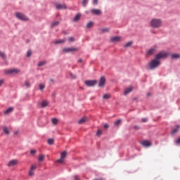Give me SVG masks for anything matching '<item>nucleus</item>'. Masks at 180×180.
I'll return each instance as SVG.
<instances>
[{
  "label": "nucleus",
  "instance_id": "1",
  "mask_svg": "<svg viewBox=\"0 0 180 180\" xmlns=\"http://www.w3.org/2000/svg\"><path fill=\"white\" fill-rule=\"evenodd\" d=\"M162 23V21H161V20L157 19V18H153L150 21V26L152 27H155L157 29L158 27H161Z\"/></svg>",
  "mask_w": 180,
  "mask_h": 180
},
{
  "label": "nucleus",
  "instance_id": "2",
  "mask_svg": "<svg viewBox=\"0 0 180 180\" xmlns=\"http://www.w3.org/2000/svg\"><path fill=\"white\" fill-rule=\"evenodd\" d=\"M160 64H161V62H160L158 59L155 58L148 64V66L150 70H154V68H157Z\"/></svg>",
  "mask_w": 180,
  "mask_h": 180
},
{
  "label": "nucleus",
  "instance_id": "3",
  "mask_svg": "<svg viewBox=\"0 0 180 180\" xmlns=\"http://www.w3.org/2000/svg\"><path fill=\"white\" fill-rule=\"evenodd\" d=\"M168 57V52L162 51L155 56L156 60H161L162 58H167Z\"/></svg>",
  "mask_w": 180,
  "mask_h": 180
},
{
  "label": "nucleus",
  "instance_id": "4",
  "mask_svg": "<svg viewBox=\"0 0 180 180\" xmlns=\"http://www.w3.org/2000/svg\"><path fill=\"white\" fill-rule=\"evenodd\" d=\"M4 72L6 75H12L13 74H19V72H20V70L16 68L6 70H4Z\"/></svg>",
  "mask_w": 180,
  "mask_h": 180
},
{
  "label": "nucleus",
  "instance_id": "5",
  "mask_svg": "<svg viewBox=\"0 0 180 180\" xmlns=\"http://www.w3.org/2000/svg\"><path fill=\"white\" fill-rule=\"evenodd\" d=\"M15 17L18 19H20V20H23L24 22H26V21L29 20V18L25 16V15L23 14L22 13H15Z\"/></svg>",
  "mask_w": 180,
  "mask_h": 180
},
{
  "label": "nucleus",
  "instance_id": "6",
  "mask_svg": "<svg viewBox=\"0 0 180 180\" xmlns=\"http://www.w3.org/2000/svg\"><path fill=\"white\" fill-rule=\"evenodd\" d=\"M96 84H98L97 80H87L85 82V84L87 86H95V85H96Z\"/></svg>",
  "mask_w": 180,
  "mask_h": 180
},
{
  "label": "nucleus",
  "instance_id": "7",
  "mask_svg": "<svg viewBox=\"0 0 180 180\" xmlns=\"http://www.w3.org/2000/svg\"><path fill=\"white\" fill-rule=\"evenodd\" d=\"M105 84H106V78L105 77H101L98 83V86L100 88H103L105 86Z\"/></svg>",
  "mask_w": 180,
  "mask_h": 180
},
{
  "label": "nucleus",
  "instance_id": "8",
  "mask_svg": "<svg viewBox=\"0 0 180 180\" xmlns=\"http://www.w3.org/2000/svg\"><path fill=\"white\" fill-rule=\"evenodd\" d=\"M63 51H64L65 53H71L72 51H78V48H65L63 49Z\"/></svg>",
  "mask_w": 180,
  "mask_h": 180
},
{
  "label": "nucleus",
  "instance_id": "9",
  "mask_svg": "<svg viewBox=\"0 0 180 180\" xmlns=\"http://www.w3.org/2000/svg\"><path fill=\"white\" fill-rule=\"evenodd\" d=\"M122 40L121 37H113L111 38L110 41L112 43H119Z\"/></svg>",
  "mask_w": 180,
  "mask_h": 180
},
{
  "label": "nucleus",
  "instance_id": "10",
  "mask_svg": "<svg viewBox=\"0 0 180 180\" xmlns=\"http://www.w3.org/2000/svg\"><path fill=\"white\" fill-rule=\"evenodd\" d=\"M18 164H19L18 160H13L8 162V167H15V165H18Z\"/></svg>",
  "mask_w": 180,
  "mask_h": 180
},
{
  "label": "nucleus",
  "instance_id": "11",
  "mask_svg": "<svg viewBox=\"0 0 180 180\" xmlns=\"http://www.w3.org/2000/svg\"><path fill=\"white\" fill-rule=\"evenodd\" d=\"M36 170V166L32 165L31 168L29 171V176H33L34 175V171Z\"/></svg>",
  "mask_w": 180,
  "mask_h": 180
},
{
  "label": "nucleus",
  "instance_id": "12",
  "mask_svg": "<svg viewBox=\"0 0 180 180\" xmlns=\"http://www.w3.org/2000/svg\"><path fill=\"white\" fill-rule=\"evenodd\" d=\"M141 144L142 146H143L144 147H151V143L150 142V141H143Z\"/></svg>",
  "mask_w": 180,
  "mask_h": 180
},
{
  "label": "nucleus",
  "instance_id": "13",
  "mask_svg": "<svg viewBox=\"0 0 180 180\" xmlns=\"http://www.w3.org/2000/svg\"><path fill=\"white\" fill-rule=\"evenodd\" d=\"M91 13H93V15H101L102 11L99 9H92L91 10Z\"/></svg>",
  "mask_w": 180,
  "mask_h": 180
},
{
  "label": "nucleus",
  "instance_id": "14",
  "mask_svg": "<svg viewBox=\"0 0 180 180\" xmlns=\"http://www.w3.org/2000/svg\"><path fill=\"white\" fill-rule=\"evenodd\" d=\"M56 9H58L59 11L67 9V6L65 4H57Z\"/></svg>",
  "mask_w": 180,
  "mask_h": 180
},
{
  "label": "nucleus",
  "instance_id": "15",
  "mask_svg": "<svg viewBox=\"0 0 180 180\" xmlns=\"http://www.w3.org/2000/svg\"><path fill=\"white\" fill-rule=\"evenodd\" d=\"M131 91H133V86H129V87L125 89V90L124 91V95H129V94H130V92H131Z\"/></svg>",
  "mask_w": 180,
  "mask_h": 180
},
{
  "label": "nucleus",
  "instance_id": "16",
  "mask_svg": "<svg viewBox=\"0 0 180 180\" xmlns=\"http://www.w3.org/2000/svg\"><path fill=\"white\" fill-rule=\"evenodd\" d=\"M86 122H88V118H86V117H82V119H80L78 121V124H84V123H85Z\"/></svg>",
  "mask_w": 180,
  "mask_h": 180
},
{
  "label": "nucleus",
  "instance_id": "17",
  "mask_svg": "<svg viewBox=\"0 0 180 180\" xmlns=\"http://www.w3.org/2000/svg\"><path fill=\"white\" fill-rule=\"evenodd\" d=\"M155 51H157V49L155 48H152L149 51H148L147 54L148 56H151V55L154 54V53H155Z\"/></svg>",
  "mask_w": 180,
  "mask_h": 180
},
{
  "label": "nucleus",
  "instance_id": "18",
  "mask_svg": "<svg viewBox=\"0 0 180 180\" xmlns=\"http://www.w3.org/2000/svg\"><path fill=\"white\" fill-rule=\"evenodd\" d=\"M12 112H13V107H10L4 111V115H9V113H12Z\"/></svg>",
  "mask_w": 180,
  "mask_h": 180
},
{
  "label": "nucleus",
  "instance_id": "19",
  "mask_svg": "<svg viewBox=\"0 0 180 180\" xmlns=\"http://www.w3.org/2000/svg\"><path fill=\"white\" fill-rule=\"evenodd\" d=\"M110 30V29L109 28H101V29H99V32L100 33H108L109 32Z\"/></svg>",
  "mask_w": 180,
  "mask_h": 180
},
{
  "label": "nucleus",
  "instance_id": "20",
  "mask_svg": "<svg viewBox=\"0 0 180 180\" xmlns=\"http://www.w3.org/2000/svg\"><path fill=\"white\" fill-rule=\"evenodd\" d=\"M41 108H46V106H49V101H43L41 103Z\"/></svg>",
  "mask_w": 180,
  "mask_h": 180
},
{
  "label": "nucleus",
  "instance_id": "21",
  "mask_svg": "<svg viewBox=\"0 0 180 180\" xmlns=\"http://www.w3.org/2000/svg\"><path fill=\"white\" fill-rule=\"evenodd\" d=\"M94 25V22H93V21H90V22H89L86 24V27L87 29H91V27H93Z\"/></svg>",
  "mask_w": 180,
  "mask_h": 180
},
{
  "label": "nucleus",
  "instance_id": "22",
  "mask_svg": "<svg viewBox=\"0 0 180 180\" xmlns=\"http://www.w3.org/2000/svg\"><path fill=\"white\" fill-rule=\"evenodd\" d=\"M65 42V39H59L55 41V44H63Z\"/></svg>",
  "mask_w": 180,
  "mask_h": 180
},
{
  "label": "nucleus",
  "instance_id": "23",
  "mask_svg": "<svg viewBox=\"0 0 180 180\" xmlns=\"http://www.w3.org/2000/svg\"><path fill=\"white\" fill-rule=\"evenodd\" d=\"M60 25V21H55L51 23V27H56V26H58Z\"/></svg>",
  "mask_w": 180,
  "mask_h": 180
},
{
  "label": "nucleus",
  "instance_id": "24",
  "mask_svg": "<svg viewBox=\"0 0 180 180\" xmlns=\"http://www.w3.org/2000/svg\"><path fill=\"white\" fill-rule=\"evenodd\" d=\"M0 57L3 60H5L6 58V55L5 54L4 52H2V51H0Z\"/></svg>",
  "mask_w": 180,
  "mask_h": 180
},
{
  "label": "nucleus",
  "instance_id": "25",
  "mask_svg": "<svg viewBox=\"0 0 180 180\" xmlns=\"http://www.w3.org/2000/svg\"><path fill=\"white\" fill-rule=\"evenodd\" d=\"M67 157V152L63 151L61 154H60V158H63V160H65V158Z\"/></svg>",
  "mask_w": 180,
  "mask_h": 180
},
{
  "label": "nucleus",
  "instance_id": "26",
  "mask_svg": "<svg viewBox=\"0 0 180 180\" xmlns=\"http://www.w3.org/2000/svg\"><path fill=\"white\" fill-rule=\"evenodd\" d=\"M81 19V14H77L75 18H74V21L75 22H78V20Z\"/></svg>",
  "mask_w": 180,
  "mask_h": 180
},
{
  "label": "nucleus",
  "instance_id": "27",
  "mask_svg": "<svg viewBox=\"0 0 180 180\" xmlns=\"http://www.w3.org/2000/svg\"><path fill=\"white\" fill-rule=\"evenodd\" d=\"M178 130H179V126H176V128H174L172 131V134H175V133H176L178 131Z\"/></svg>",
  "mask_w": 180,
  "mask_h": 180
},
{
  "label": "nucleus",
  "instance_id": "28",
  "mask_svg": "<svg viewBox=\"0 0 180 180\" xmlns=\"http://www.w3.org/2000/svg\"><path fill=\"white\" fill-rule=\"evenodd\" d=\"M180 58L179 53H174V54L172 55V58L176 59V58Z\"/></svg>",
  "mask_w": 180,
  "mask_h": 180
},
{
  "label": "nucleus",
  "instance_id": "29",
  "mask_svg": "<svg viewBox=\"0 0 180 180\" xmlns=\"http://www.w3.org/2000/svg\"><path fill=\"white\" fill-rule=\"evenodd\" d=\"M48 144H49V146H53V144H54V139H48Z\"/></svg>",
  "mask_w": 180,
  "mask_h": 180
},
{
  "label": "nucleus",
  "instance_id": "30",
  "mask_svg": "<svg viewBox=\"0 0 180 180\" xmlns=\"http://www.w3.org/2000/svg\"><path fill=\"white\" fill-rule=\"evenodd\" d=\"M44 155H39V158H38V160L39 161H41V162H42V161H44Z\"/></svg>",
  "mask_w": 180,
  "mask_h": 180
},
{
  "label": "nucleus",
  "instance_id": "31",
  "mask_svg": "<svg viewBox=\"0 0 180 180\" xmlns=\"http://www.w3.org/2000/svg\"><path fill=\"white\" fill-rule=\"evenodd\" d=\"M132 44H133V41L127 42V43L124 45V47H125L126 49H127L128 47H130Z\"/></svg>",
  "mask_w": 180,
  "mask_h": 180
},
{
  "label": "nucleus",
  "instance_id": "32",
  "mask_svg": "<svg viewBox=\"0 0 180 180\" xmlns=\"http://www.w3.org/2000/svg\"><path fill=\"white\" fill-rule=\"evenodd\" d=\"M89 0H82V6H86V5H88V1H89Z\"/></svg>",
  "mask_w": 180,
  "mask_h": 180
},
{
  "label": "nucleus",
  "instance_id": "33",
  "mask_svg": "<svg viewBox=\"0 0 180 180\" xmlns=\"http://www.w3.org/2000/svg\"><path fill=\"white\" fill-rule=\"evenodd\" d=\"M46 61H41L38 64V67H43V65H46Z\"/></svg>",
  "mask_w": 180,
  "mask_h": 180
},
{
  "label": "nucleus",
  "instance_id": "34",
  "mask_svg": "<svg viewBox=\"0 0 180 180\" xmlns=\"http://www.w3.org/2000/svg\"><path fill=\"white\" fill-rule=\"evenodd\" d=\"M52 123H53V124H58V120L57 118H53L52 119Z\"/></svg>",
  "mask_w": 180,
  "mask_h": 180
},
{
  "label": "nucleus",
  "instance_id": "35",
  "mask_svg": "<svg viewBox=\"0 0 180 180\" xmlns=\"http://www.w3.org/2000/svg\"><path fill=\"white\" fill-rule=\"evenodd\" d=\"M24 84H25V86H26V88H30V82L25 81Z\"/></svg>",
  "mask_w": 180,
  "mask_h": 180
},
{
  "label": "nucleus",
  "instance_id": "36",
  "mask_svg": "<svg viewBox=\"0 0 180 180\" xmlns=\"http://www.w3.org/2000/svg\"><path fill=\"white\" fill-rule=\"evenodd\" d=\"M56 162H58L59 164H64V159L60 158V159L57 160Z\"/></svg>",
  "mask_w": 180,
  "mask_h": 180
},
{
  "label": "nucleus",
  "instance_id": "37",
  "mask_svg": "<svg viewBox=\"0 0 180 180\" xmlns=\"http://www.w3.org/2000/svg\"><path fill=\"white\" fill-rule=\"evenodd\" d=\"M44 88H46V85H44L43 84H39V90L40 91H43V89H44Z\"/></svg>",
  "mask_w": 180,
  "mask_h": 180
},
{
  "label": "nucleus",
  "instance_id": "38",
  "mask_svg": "<svg viewBox=\"0 0 180 180\" xmlns=\"http://www.w3.org/2000/svg\"><path fill=\"white\" fill-rule=\"evenodd\" d=\"M103 99H109V98H110V94H104L103 96Z\"/></svg>",
  "mask_w": 180,
  "mask_h": 180
},
{
  "label": "nucleus",
  "instance_id": "39",
  "mask_svg": "<svg viewBox=\"0 0 180 180\" xmlns=\"http://www.w3.org/2000/svg\"><path fill=\"white\" fill-rule=\"evenodd\" d=\"M3 131H4L6 134H9V129H8V127H4Z\"/></svg>",
  "mask_w": 180,
  "mask_h": 180
},
{
  "label": "nucleus",
  "instance_id": "40",
  "mask_svg": "<svg viewBox=\"0 0 180 180\" xmlns=\"http://www.w3.org/2000/svg\"><path fill=\"white\" fill-rule=\"evenodd\" d=\"M122 123V120H118L115 122V126H119Z\"/></svg>",
  "mask_w": 180,
  "mask_h": 180
},
{
  "label": "nucleus",
  "instance_id": "41",
  "mask_svg": "<svg viewBox=\"0 0 180 180\" xmlns=\"http://www.w3.org/2000/svg\"><path fill=\"white\" fill-rule=\"evenodd\" d=\"M70 75L72 79H75L77 78V76L73 73H70Z\"/></svg>",
  "mask_w": 180,
  "mask_h": 180
},
{
  "label": "nucleus",
  "instance_id": "42",
  "mask_svg": "<svg viewBox=\"0 0 180 180\" xmlns=\"http://www.w3.org/2000/svg\"><path fill=\"white\" fill-rule=\"evenodd\" d=\"M97 136H102V130L98 129L96 133Z\"/></svg>",
  "mask_w": 180,
  "mask_h": 180
},
{
  "label": "nucleus",
  "instance_id": "43",
  "mask_svg": "<svg viewBox=\"0 0 180 180\" xmlns=\"http://www.w3.org/2000/svg\"><path fill=\"white\" fill-rule=\"evenodd\" d=\"M32 56V51H28L27 53V57H30Z\"/></svg>",
  "mask_w": 180,
  "mask_h": 180
},
{
  "label": "nucleus",
  "instance_id": "44",
  "mask_svg": "<svg viewBox=\"0 0 180 180\" xmlns=\"http://www.w3.org/2000/svg\"><path fill=\"white\" fill-rule=\"evenodd\" d=\"M4 82H5L4 79H0V87L2 86V85H4Z\"/></svg>",
  "mask_w": 180,
  "mask_h": 180
},
{
  "label": "nucleus",
  "instance_id": "45",
  "mask_svg": "<svg viewBox=\"0 0 180 180\" xmlns=\"http://www.w3.org/2000/svg\"><path fill=\"white\" fill-rule=\"evenodd\" d=\"M99 0H93V4H94V5H98V1Z\"/></svg>",
  "mask_w": 180,
  "mask_h": 180
},
{
  "label": "nucleus",
  "instance_id": "46",
  "mask_svg": "<svg viewBox=\"0 0 180 180\" xmlns=\"http://www.w3.org/2000/svg\"><path fill=\"white\" fill-rule=\"evenodd\" d=\"M75 39H74V37H71L69 38V41H74Z\"/></svg>",
  "mask_w": 180,
  "mask_h": 180
},
{
  "label": "nucleus",
  "instance_id": "47",
  "mask_svg": "<svg viewBox=\"0 0 180 180\" xmlns=\"http://www.w3.org/2000/svg\"><path fill=\"white\" fill-rule=\"evenodd\" d=\"M104 129H109V124H104Z\"/></svg>",
  "mask_w": 180,
  "mask_h": 180
},
{
  "label": "nucleus",
  "instance_id": "48",
  "mask_svg": "<svg viewBox=\"0 0 180 180\" xmlns=\"http://www.w3.org/2000/svg\"><path fill=\"white\" fill-rule=\"evenodd\" d=\"M30 154H32V155L36 154V150H31Z\"/></svg>",
  "mask_w": 180,
  "mask_h": 180
},
{
  "label": "nucleus",
  "instance_id": "49",
  "mask_svg": "<svg viewBox=\"0 0 180 180\" xmlns=\"http://www.w3.org/2000/svg\"><path fill=\"white\" fill-rule=\"evenodd\" d=\"M147 118H143L142 119V122H143V123H146V122H147Z\"/></svg>",
  "mask_w": 180,
  "mask_h": 180
},
{
  "label": "nucleus",
  "instance_id": "50",
  "mask_svg": "<svg viewBox=\"0 0 180 180\" xmlns=\"http://www.w3.org/2000/svg\"><path fill=\"white\" fill-rule=\"evenodd\" d=\"M134 129H135V130H139V126L135 125V126L134 127Z\"/></svg>",
  "mask_w": 180,
  "mask_h": 180
},
{
  "label": "nucleus",
  "instance_id": "51",
  "mask_svg": "<svg viewBox=\"0 0 180 180\" xmlns=\"http://www.w3.org/2000/svg\"><path fill=\"white\" fill-rule=\"evenodd\" d=\"M176 143L177 144H180V138H179V139L176 140Z\"/></svg>",
  "mask_w": 180,
  "mask_h": 180
},
{
  "label": "nucleus",
  "instance_id": "52",
  "mask_svg": "<svg viewBox=\"0 0 180 180\" xmlns=\"http://www.w3.org/2000/svg\"><path fill=\"white\" fill-rule=\"evenodd\" d=\"M74 179L75 180H79V178H78V176H75Z\"/></svg>",
  "mask_w": 180,
  "mask_h": 180
},
{
  "label": "nucleus",
  "instance_id": "53",
  "mask_svg": "<svg viewBox=\"0 0 180 180\" xmlns=\"http://www.w3.org/2000/svg\"><path fill=\"white\" fill-rule=\"evenodd\" d=\"M50 82H52V84H54V79H49Z\"/></svg>",
  "mask_w": 180,
  "mask_h": 180
},
{
  "label": "nucleus",
  "instance_id": "54",
  "mask_svg": "<svg viewBox=\"0 0 180 180\" xmlns=\"http://www.w3.org/2000/svg\"><path fill=\"white\" fill-rule=\"evenodd\" d=\"M82 61V59H79L78 63H81Z\"/></svg>",
  "mask_w": 180,
  "mask_h": 180
},
{
  "label": "nucleus",
  "instance_id": "55",
  "mask_svg": "<svg viewBox=\"0 0 180 180\" xmlns=\"http://www.w3.org/2000/svg\"><path fill=\"white\" fill-rule=\"evenodd\" d=\"M148 96H151V94L148 93Z\"/></svg>",
  "mask_w": 180,
  "mask_h": 180
}]
</instances>
